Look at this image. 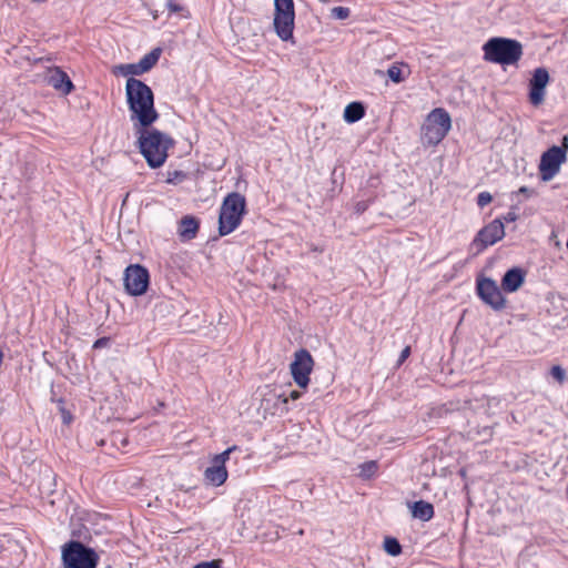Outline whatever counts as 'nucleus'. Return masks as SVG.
Returning <instances> with one entry per match:
<instances>
[{
  "label": "nucleus",
  "instance_id": "f257e3e1",
  "mask_svg": "<svg viewBox=\"0 0 568 568\" xmlns=\"http://www.w3.org/2000/svg\"><path fill=\"white\" fill-rule=\"evenodd\" d=\"M126 102L130 110V120L135 126L148 128L153 124L159 114L154 109L152 90L141 80L129 78L125 84Z\"/></svg>",
  "mask_w": 568,
  "mask_h": 568
},
{
  "label": "nucleus",
  "instance_id": "f03ea898",
  "mask_svg": "<svg viewBox=\"0 0 568 568\" xmlns=\"http://www.w3.org/2000/svg\"><path fill=\"white\" fill-rule=\"evenodd\" d=\"M146 128H138L139 146L140 151L145 158L148 164L153 168H160L164 164L168 158V151L173 146V140L158 131V130H145Z\"/></svg>",
  "mask_w": 568,
  "mask_h": 568
},
{
  "label": "nucleus",
  "instance_id": "7ed1b4c3",
  "mask_svg": "<svg viewBox=\"0 0 568 568\" xmlns=\"http://www.w3.org/2000/svg\"><path fill=\"white\" fill-rule=\"evenodd\" d=\"M484 59L498 64H515L523 55L519 41L507 38H491L483 47Z\"/></svg>",
  "mask_w": 568,
  "mask_h": 568
},
{
  "label": "nucleus",
  "instance_id": "20e7f679",
  "mask_svg": "<svg viewBox=\"0 0 568 568\" xmlns=\"http://www.w3.org/2000/svg\"><path fill=\"white\" fill-rule=\"evenodd\" d=\"M245 207V197L240 193H230L224 199L219 216V232L221 235L232 233L240 225Z\"/></svg>",
  "mask_w": 568,
  "mask_h": 568
},
{
  "label": "nucleus",
  "instance_id": "39448f33",
  "mask_svg": "<svg viewBox=\"0 0 568 568\" xmlns=\"http://www.w3.org/2000/svg\"><path fill=\"white\" fill-rule=\"evenodd\" d=\"M452 120L447 111L434 109L425 119L422 126V139L428 145L438 144L449 132Z\"/></svg>",
  "mask_w": 568,
  "mask_h": 568
},
{
  "label": "nucleus",
  "instance_id": "423d86ee",
  "mask_svg": "<svg viewBox=\"0 0 568 568\" xmlns=\"http://www.w3.org/2000/svg\"><path fill=\"white\" fill-rule=\"evenodd\" d=\"M295 10L293 0H274L273 26L277 37L282 41L295 43L293 30Z\"/></svg>",
  "mask_w": 568,
  "mask_h": 568
},
{
  "label": "nucleus",
  "instance_id": "0eeeda50",
  "mask_svg": "<svg viewBox=\"0 0 568 568\" xmlns=\"http://www.w3.org/2000/svg\"><path fill=\"white\" fill-rule=\"evenodd\" d=\"M64 568H95L98 556L94 550L79 541H70L62 548Z\"/></svg>",
  "mask_w": 568,
  "mask_h": 568
},
{
  "label": "nucleus",
  "instance_id": "6e6552de",
  "mask_svg": "<svg viewBox=\"0 0 568 568\" xmlns=\"http://www.w3.org/2000/svg\"><path fill=\"white\" fill-rule=\"evenodd\" d=\"M313 367L314 359L307 349L301 348L294 353V359L290 365V371L298 387H307Z\"/></svg>",
  "mask_w": 568,
  "mask_h": 568
},
{
  "label": "nucleus",
  "instance_id": "1a4fd4ad",
  "mask_svg": "<svg viewBox=\"0 0 568 568\" xmlns=\"http://www.w3.org/2000/svg\"><path fill=\"white\" fill-rule=\"evenodd\" d=\"M566 161L565 150L557 145L549 148L540 158L539 173L541 180L545 182L552 180Z\"/></svg>",
  "mask_w": 568,
  "mask_h": 568
},
{
  "label": "nucleus",
  "instance_id": "9d476101",
  "mask_svg": "<svg viewBox=\"0 0 568 568\" xmlns=\"http://www.w3.org/2000/svg\"><path fill=\"white\" fill-rule=\"evenodd\" d=\"M149 272L139 264L129 265L124 271V287L132 296H140L145 293L149 286Z\"/></svg>",
  "mask_w": 568,
  "mask_h": 568
},
{
  "label": "nucleus",
  "instance_id": "9b49d317",
  "mask_svg": "<svg viewBox=\"0 0 568 568\" xmlns=\"http://www.w3.org/2000/svg\"><path fill=\"white\" fill-rule=\"evenodd\" d=\"M478 296L491 308L499 311L505 307V297L497 283L491 278H481L477 281Z\"/></svg>",
  "mask_w": 568,
  "mask_h": 568
},
{
  "label": "nucleus",
  "instance_id": "f8f14e48",
  "mask_svg": "<svg viewBox=\"0 0 568 568\" xmlns=\"http://www.w3.org/2000/svg\"><path fill=\"white\" fill-rule=\"evenodd\" d=\"M236 447H229L223 453L216 455L212 459V465L205 469L204 476L205 479L213 486H221L225 483L227 478V470L225 467V463L230 458V454L235 450Z\"/></svg>",
  "mask_w": 568,
  "mask_h": 568
},
{
  "label": "nucleus",
  "instance_id": "ddd939ff",
  "mask_svg": "<svg viewBox=\"0 0 568 568\" xmlns=\"http://www.w3.org/2000/svg\"><path fill=\"white\" fill-rule=\"evenodd\" d=\"M505 236V226L501 219H496L488 225L483 227L473 241V245L477 246L479 251L487 246L494 245Z\"/></svg>",
  "mask_w": 568,
  "mask_h": 568
},
{
  "label": "nucleus",
  "instance_id": "4468645a",
  "mask_svg": "<svg viewBox=\"0 0 568 568\" xmlns=\"http://www.w3.org/2000/svg\"><path fill=\"white\" fill-rule=\"evenodd\" d=\"M549 83V73L545 68L534 71L529 81V101L532 105H539L545 100L546 87Z\"/></svg>",
  "mask_w": 568,
  "mask_h": 568
},
{
  "label": "nucleus",
  "instance_id": "2eb2a0df",
  "mask_svg": "<svg viewBox=\"0 0 568 568\" xmlns=\"http://www.w3.org/2000/svg\"><path fill=\"white\" fill-rule=\"evenodd\" d=\"M47 81L52 88L63 94H69L73 89V84L68 74L58 68L48 72Z\"/></svg>",
  "mask_w": 568,
  "mask_h": 568
},
{
  "label": "nucleus",
  "instance_id": "dca6fc26",
  "mask_svg": "<svg viewBox=\"0 0 568 568\" xmlns=\"http://www.w3.org/2000/svg\"><path fill=\"white\" fill-rule=\"evenodd\" d=\"M524 283V273L520 268H511L501 280V286L506 292H516Z\"/></svg>",
  "mask_w": 568,
  "mask_h": 568
},
{
  "label": "nucleus",
  "instance_id": "f3484780",
  "mask_svg": "<svg viewBox=\"0 0 568 568\" xmlns=\"http://www.w3.org/2000/svg\"><path fill=\"white\" fill-rule=\"evenodd\" d=\"M200 223L193 216H184L179 226V234L183 240H192L199 232Z\"/></svg>",
  "mask_w": 568,
  "mask_h": 568
},
{
  "label": "nucleus",
  "instance_id": "a211bd4d",
  "mask_svg": "<svg viewBox=\"0 0 568 568\" xmlns=\"http://www.w3.org/2000/svg\"><path fill=\"white\" fill-rule=\"evenodd\" d=\"M412 515L414 518L423 521H428L434 516V507L430 503L418 500L410 506Z\"/></svg>",
  "mask_w": 568,
  "mask_h": 568
},
{
  "label": "nucleus",
  "instance_id": "6ab92c4d",
  "mask_svg": "<svg viewBox=\"0 0 568 568\" xmlns=\"http://www.w3.org/2000/svg\"><path fill=\"white\" fill-rule=\"evenodd\" d=\"M365 115V108L361 102H352L344 109V120L347 123H355Z\"/></svg>",
  "mask_w": 568,
  "mask_h": 568
},
{
  "label": "nucleus",
  "instance_id": "aec40b11",
  "mask_svg": "<svg viewBox=\"0 0 568 568\" xmlns=\"http://www.w3.org/2000/svg\"><path fill=\"white\" fill-rule=\"evenodd\" d=\"M161 50L154 49L150 53L145 54L139 62L138 68L139 71L142 73L148 72L151 70L158 62L160 58Z\"/></svg>",
  "mask_w": 568,
  "mask_h": 568
},
{
  "label": "nucleus",
  "instance_id": "412c9836",
  "mask_svg": "<svg viewBox=\"0 0 568 568\" xmlns=\"http://www.w3.org/2000/svg\"><path fill=\"white\" fill-rule=\"evenodd\" d=\"M384 549L390 556H398L402 552V547L397 539L390 537L385 538Z\"/></svg>",
  "mask_w": 568,
  "mask_h": 568
},
{
  "label": "nucleus",
  "instance_id": "4be33fe9",
  "mask_svg": "<svg viewBox=\"0 0 568 568\" xmlns=\"http://www.w3.org/2000/svg\"><path fill=\"white\" fill-rule=\"evenodd\" d=\"M377 463L374 460L366 462L359 466V476L363 478H371L377 471Z\"/></svg>",
  "mask_w": 568,
  "mask_h": 568
},
{
  "label": "nucleus",
  "instance_id": "5701e85b",
  "mask_svg": "<svg viewBox=\"0 0 568 568\" xmlns=\"http://www.w3.org/2000/svg\"><path fill=\"white\" fill-rule=\"evenodd\" d=\"M387 75L395 83H400L405 80L402 68L397 64H393L388 68Z\"/></svg>",
  "mask_w": 568,
  "mask_h": 568
},
{
  "label": "nucleus",
  "instance_id": "b1692460",
  "mask_svg": "<svg viewBox=\"0 0 568 568\" xmlns=\"http://www.w3.org/2000/svg\"><path fill=\"white\" fill-rule=\"evenodd\" d=\"M116 71H119L122 75H139L141 72L139 71L138 63H129V64H120L116 67Z\"/></svg>",
  "mask_w": 568,
  "mask_h": 568
},
{
  "label": "nucleus",
  "instance_id": "393cba45",
  "mask_svg": "<svg viewBox=\"0 0 568 568\" xmlns=\"http://www.w3.org/2000/svg\"><path fill=\"white\" fill-rule=\"evenodd\" d=\"M331 14L337 20H345L349 17L351 10L346 7H334L331 9Z\"/></svg>",
  "mask_w": 568,
  "mask_h": 568
},
{
  "label": "nucleus",
  "instance_id": "a878e982",
  "mask_svg": "<svg viewBox=\"0 0 568 568\" xmlns=\"http://www.w3.org/2000/svg\"><path fill=\"white\" fill-rule=\"evenodd\" d=\"M493 201V196L489 192H480L477 196V204L479 207L488 205Z\"/></svg>",
  "mask_w": 568,
  "mask_h": 568
},
{
  "label": "nucleus",
  "instance_id": "bb28decb",
  "mask_svg": "<svg viewBox=\"0 0 568 568\" xmlns=\"http://www.w3.org/2000/svg\"><path fill=\"white\" fill-rule=\"evenodd\" d=\"M550 374L559 383H562L566 377L565 371L560 366H554L550 371Z\"/></svg>",
  "mask_w": 568,
  "mask_h": 568
},
{
  "label": "nucleus",
  "instance_id": "cd10ccee",
  "mask_svg": "<svg viewBox=\"0 0 568 568\" xmlns=\"http://www.w3.org/2000/svg\"><path fill=\"white\" fill-rule=\"evenodd\" d=\"M194 568H220V564L217 560L205 561L194 566Z\"/></svg>",
  "mask_w": 568,
  "mask_h": 568
},
{
  "label": "nucleus",
  "instance_id": "c85d7f7f",
  "mask_svg": "<svg viewBox=\"0 0 568 568\" xmlns=\"http://www.w3.org/2000/svg\"><path fill=\"white\" fill-rule=\"evenodd\" d=\"M409 355H410V347H409V346H406V347L402 351V353H400V355H399V358H398V361H397V365H402V364L407 359V357H408Z\"/></svg>",
  "mask_w": 568,
  "mask_h": 568
},
{
  "label": "nucleus",
  "instance_id": "c756f323",
  "mask_svg": "<svg viewBox=\"0 0 568 568\" xmlns=\"http://www.w3.org/2000/svg\"><path fill=\"white\" fill-rule=\"evenodd\" d=\"M165 7L168 8L170 13L179 12L181 10V7L176 3H173L171 0L165 1Z\"/></svg>",
  "mask_w": 568,
  "mask_h": 568
},
{
  "label": "nucleus",
  "instance_id": "7c9ffc66",
  "mask_svg": "<svg viewBox=\"0 0 568 568\" xmlns=\"http://www.w3.org/2000/svg\"><path fill=\"white\" fill-rule=\"evenodd\" d=\"M517 219H518V215L515 212H508L506 215H504L501 221L510 223V222H515Z\"/></svg>",
  "mask_w": 568,
  "mask_h": 568
},
{
  "label": "nucleus",
  "instance_id": "2f4dec72",
  "mask_svg": "<svg viewBox=\"0 0 568 568\" xmlns=\"http://www.w3.org/2000/svg\"><path fill=\"white\" fill-rule=\"evenodd\" d=\"M562 150H565V155L567 156V152H568V133L566 135H564L562 138V144L560 146Z\"/></svg>",
  "mask_w": 568,
  "mask_h": 568
},
{
  "label": "nucleus",
  "instance_id": "473e14b6",
  "mask_svg": "<svg viewBox=\"0 0 568 568\" xmlns=\"http://www.w3.org/2000/svg\"><path fill=\"white\" fill-rule=\"evenodd\" d=\"M301 397V392L298 390H292L291 394H290V398L293 399V400H296Z\"/></svg>",
  "mask_w": 568,
  "mask_h": 568
},
{
  "label": "nucleus",
  "instance_id": "72a5a7b5",
  "mask_svg": "<svg viewBox=\"0 0 568 568\" xmlns=\"http://www.w3.org/2000/svg\"><path fill=\"white\" fill-rule=\"evenodd\" d=\"M62 416H63V422L65 424H69L71 422V415L68 412L62 410Z\"/></svg>",
  "mask_w": 568,
  "mask_h": 568
},
{
  "label": "nucleus",
  "instance_id": "f704fd0d",
  "mask_svg": "<svg viewBox=\"0 0 568 568\" xmlns=\"http://www.w3.org/2000/svg\"><path fill=\"white\" fill-rule=\"evenodd\" d=\"M278 399H281V402H282L283 404H286L288 398H287V397L282 396V395H278Z\"/></svg>",
  "mask_w": 568,
  "mask_h": 568
},
{
  "label": "nucleus",
  "instance_id": "c9c22d12",
  "mask_svg": "<svg viewBox=\"0 0 568 568\" xmlns=\"http://www.w3.org/2000/svg\"><path fill=\"white\" fill-rule=\"evenodd\" d=\"M356 210H357V212L364 211V210H365V206H362V205L357 204Z\"/></svg>",
  "mask_w": 568,
  "mask_h": 568
},
{
  "label": "nucleus",
  "instance_id": "e433bc0d",
  "mask_svg": "<svg viewBox=\"0 0 568 568\" xmlns=\"http://www.w3.org/2000/svg\"><path fill=\"white\" fill-rule=\"evenodd\" d=\"M102 346V339L95 342L94 347Z\"/></svg>",
  "mask_w": 568,
  "mask_h": 568
},
{
  "label": "nucleus",
  "instance_id": "4c0bfd02",
  "mask_svg": "<svg viewBox=\"0 0 568 568\" xmlns=\"http://www.w3.org/2000/svg\"><path fill=\"white\" fill-rule=\"evenodd\" d=\"M102 346V339L95 342L94 347Z\"/></svg>",
  "mask_w": 568,
  "mask_h": 568
},
{
  "label": "nucleus",
  "instance_id": "58836bf2",
  "mask_svg": "<svg viewBox=\"0 0 568 568\" xmlns=\"http://www.w3.org/2000/svg\"><path fill=\"white\" fill-rule=\"evenodd\" d=\"M527 191H528V189H527V187H525V186H523V187H520V189H519V192H520V193H526Z\"/></svg>",
  "mask_w": 568,
  "mask_h": 568
},
{
  "label": "nucleus",
  "instance_id": "ea45409f",
  "mask_svg": "<svg viewBox=\"0 0 568 568\" xmlns=\"http://www.w3.org/2000/svg\"><path fill=\"white\" fill-rule=\"evenodd\" d=\"M320 1H321V2H324V3L328 2V0H320Z\"/></svg>",
  "mask_w": 568,
  "mask_h": 568
}]
</instances>
